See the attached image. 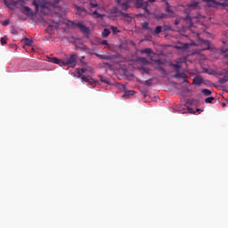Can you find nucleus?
<instances>
[{
	"mask_svg": "<svg viewBox=\"0 0 228 228\" xmlns=\"http://www.w3.org/2000/svg\"><path fill=\"white\" fill-rule=\"evenodd\" d=\"M110 29H111L113 35H117L118 33H120V30L117 27L110 26Z\"/></svg>",
	"mask_w": 228,
	"mask_h": 228,
	"instance_id": "nucleus-29",
	"label": "nucleus"
},
{
	"mask_svg": "<svg viewBox=\"0 0 228 228\" xmlns=\"http://www.w3.org/2000/svg\"><path fill=\"white\" fill-rule=\"evenodd\" d=\"M163 28L161 26H158L154 31H153V35H159V33H161Z\"/></svg>",
	"mask_w": 228,
	"mask_h": 228,
	"instance_id": "nucleus-28",
	"label": "nucleus"
},
{
	"mask_svg": "<svg viewBox=\"0 0 228 228\" xmlns=\"http://www.w3.org/2000/svg\"><path fill=\"white\" fill-rule=\"evenodd\" d=\"M214 99H215V97H213V96L206 98L205 99L206 104H211V102H213Z\"/></svg>",
	"mask_w": 228,
	"mask_h": 228,
	"instance_id": "nucleus-33",
	"label": "nucleus"
},
{
	"mask_svg": "<svg viewBox=\"0 0 228 228\" xmlns=\"http://www.w3.org/2000/svg\"><path fill=\"white\" fill-rule=\"evenodd\" d=\"M204 83V78L202 77H196L193 78V85L196 86H200Z\"/></svg>",
	"mask_w": 228,
	"mask_h": 228,
	"instance_id": "nucleus-16",
	"label": "nucleus"
},
{
	"mask_svg": "<svg viewBox=\"0 0 228 228\" xmlns=\"http://www.w3.org/2000/svg\"><path fill=\"white\" fill-rule=\"evenodd\" d=\"M121 20H125V22H131L133 20V17H131L130 13L123 12Z\"/></svg>",
	"mask_w": 228,
	"mask_h": 228,
	"instance_id": "nucleus-15",
	"label": "nucleus"
},
{
	"mask_svg": "<svg viewBox=\"0 0 228 228\" xmlns=\"http://www.w3.org/2000/svg\"><path fill=\"white\" fill-rule=\"evenodd\" d=\"M0 42H1L2 45H4L6 44V37H2L0 39Z\"/></svg>",
	"mask_w": 228,
	"mask_h": 228,
	"instance_id": "nucleus-38",
	"label": "nucleus"
},
{
	"mask_svg": "<svg viewBox=\"0 0 228 228\" xmlns=\"http://www.w3.org/2000/svg\"><path fill=\"white\" fill-rule=\"evenodd\" d=\"M6 6H8V8H10L11 10H14V8L19 4H24V0H10V1H4Z\"/></svg>",
	"mask_w": 228,
	"mask_h": 228,
	"instance_id": "nucleus-11",
	"label": "nucleus"
},
{
	"mask_svg": "<svg viewBox=\"0 0 228 228\" xmlns=\"http://www.w3.org/2000/svg\"><path fill=\"white\" fill-rule=\"evenodd\" d=\"M77 13L80 15V17H86L88 15V12H86L85 8L80 6H77Z\"/></svg>",
	"mask_w": 228,
	"mask_h": 228,
	"instance_id": "nucleus-14",
	"label": "nucleus"
},
{
	"mask_svg": "<svg viewBox=\"0 0 228 228\" xmlns=\"http://www.w3.org/2000/svg\"><path fill=\"white\" fill-rule=\"evenodd\" d=\"M80 62H81L83 67H85V65H86V62L83 61V60H80Z\"/></svg>",
	"mask_w": 228,
	"mask_h": 228,
	"instance_id": "nucleus-41",
	"label": "nucleus"
},
{
	"mask_svg": "<svg viewBox=\"0 0 228 228\" xmlns=\"http://www.w3.org/2000/svg\"><path fill=\"white\" fill-rule=\"evenodd\" d=\"M111 34V30L110 28H104L103 31L102 32V38H108L110 35Z\"/></svg>",
	"mask_w": 228,
	"mask_h": 228,
	"instance_id": "nucleus-19",
	"label": "nucleus"
},
{
	"mask_svg": "<svg viewBox=\"0 0 228 228\" xmlns=\"http://www.w3.org/2000/svg\"><path fill=\"white\" fill-rule=\"evenodd\" d=\"M142 28V29H149V22H143Z\"/></svg>",
	"mask_w": 228,
	"mask_h": 228,
	"instance_id": "nucleus-36",
	"label": "nucleus"
},
{
	"mask_svg": "<svg viewBox=\"0 0 228 228\" xmlns=\"http://www.w3.org/2000/svg\"><path fill=\"white\" fill-rule=\"evenodd\" d=\"M76 60H77V55L76 54H71L66 60H60L56 57L48 58L50 63H55L56 65H60V67H71L72 69L76 67Z\"/></svg>",
	"mask_w": 228,
	"mask_h": 228,
	"instance_id": "nucleus-3",
	"label": "nucleus"
},
{
	"mask_svg": "<svg viewBox=\"0 0 228 228\" xmlns=\"http://www.w3.org/2000/svg\"><path fill=\"white\" fill-rule=\"evenodd\" d=\"M100 58H102V55H101Z\"/></svg>",
	"mask_w": 228,
	"mask_h": 228,
	"instance_id": "nucleus-47",
	"label": "nucleus"
},
{
	"mask_svg": "<svg viewBox=\"0 0 228 228\" xmlns=\"http://www.w3.org/2000/svg\"><path fill=\"white\" fill-rule=\"evenodd\" d=\"M175 26L179 25V20H176L175 21Z\"/></svg>",
	"mask_w": 228,
	"mask_h": 228,
	"instance_id": "nucleus-43",
	"label": "nucleus"
},
{
	"mask_svg": "<svg viewBox=\"0 0 228 228\" xmlns=\"http://www.w3.org/2000/svg\"><path fill=\"white\" fill-rule=\"evenodd\" d=\"M123 14L124 12L120 11V9H118V7H112L110 10L109 17L110 19H122Z\"/></svg>",
	"mask_w": 228,
	"mask_h": 228,
	"instance_id": "nucleus-8",
	"label": "nucleus"
},
{
	"mask_svg": "<svg viewBox=\"0 0 228 228\" xmlns=\"http://www.w3.org/2000/svg\"><path fill=\"white\" fill-rule=\"evenodd\" d=\"M131 95H134V91H126L123 97H131Z\"/></svg>",
	"mask_w": 228,
	"mask_h": 228,
	"instance_id": "nucleus-30",
	"label": "nucleus"
},
{
	"mask_svg": "<svg viewBox=\"0 0 228 228\" xmlns=\"http://www.w3.org/2000/svg\"><path fill=\"white\" fill-rule=\"evenodd\" d=\"M33 4H34V6H36L37 12H44V10H45V8H48L49 2H47L45 0H34Z\"/></svg>",
	"mask_w": 228,
	"mask_h": 228,
	"instance_id": "nucleus-7",
	"label": "nucleus"
},
{
	"mask_svg": "<svg viewBox=\"0 0 228 228\" xmlns=\"http://www.w3.org/2000/svg\"><path fill=\"white\" fill-rule=\"evenodd\" d=\"M89 6H90V8H97L98 10H104V7L100 6L99 4H97L94 3V2H91L89 4Z\"/></svg>",
	"mask_w": 228,
	"mask_h": 228,
	"instance_id": "nucleus-23",
	"label": "nucleus"
},
{
	"mask_svg": "<svg viewBox=\"0 0 228 228\" xmlns=\"http://www.w3.org/2000/svg\"><path fill=\"white\" fill-rule=\"evenodd\" d=\"M188 104H190V102H187L185 103V105H184V108H187V109H183V110H184L183 111H182V110H180L179 112H180V113H186V111H187L188 113H195V111H193V109L190 108V107L188 106Z\"/></svg>",
	"mask_w": 228,
	"mask_h": 228,
	"instance_id": "nucleus-18",
	"label": "nucleus"
},
{
	"mask_svg": "<svg viewBox=\"0 0 228 228\" xmlns=\"http://www.w3.org/2000/svg\"><path fill=\"white\" fill-rule=\"evenodd\" d=\"M227 81H228V77L224 76V77L220 78L219 83L224 85V83H227Z\"/></svg>",
	"mask_w": 228,
	"mask_h": 228,
	"instance_id": "nucleus-35",
	"label": "nucleus"
},
{
	"mask_svg": "<svg viewBox=\"0 0 228 228\" xmlns=\"http://www.w3.org/2000/svg\"><path fill=\"white\" fill-rule=\"evenodd\" d=\"M184 91H185V92H190V89H188V87H185V88H184Z\"/></svg>",
	"mask_w": 228,
	"mask_h": 228,
	"instance_id": "nucleus-44",
	"label": "nucleus"
},
{
	"mask_svg": "<svg viewBox=\"0 0 228 228\" xmlns=\"http://www.w3.org/2000/svg\"><path fill=\"white\" fill-rule=\"evenodd\" d=\"M183 63H186V57H180L169 63L170 67H173L176 72L174 76L176 79H186L187 77L186 73L179 71L183 67Z\"/></svg>",
	"mask_w": 228,
	"mask_h": 228,
	"instance_id": "nucleus-4",
	"label": "nucleus"
},
{
	"mask_svg": "<svg viewBox=\"0 0 228 228\" xmlns=\"http://www.w3.org/2000/svg\"><path fill=\"white\" fill-rule=\"evenodd\" d=\"M69 28H77L80 29V31L88 38L90 36V28L86 27L85 23L83 21L74 22V21H69L68 22Z\"/></svg>",
	"mask_w": 228,
	"mask_h": 228,
	"instance_id": "nucleus-5",
	"label": "nucleus"
},
{
	"mask_svg": "<svg viewBox=\"0 0 228 228\" xmlns=\"http://www.w3.org/2000/svg\"><path fill=\"white\" fill-rule=\"evenodd\" d=\"M201 94H203V95H205L206 97H209V95H211V94H213V91H211L209 89H203V90H201Z\"/></svg>",
	"mask_w": 228,
	"mask_h": 228,
	"instance_id": "nucleus-26",
	"label": "nucleus"
},
{
	"mask_svg": "<svg viewBox=\"0 0 228 228\" xmlns=\"http://www.w3.org/2000/svg\"><path fill=\"white\" fill-rule=\"evenodd\" d=\"M200 110H199V109L197 110V111H200Z\"/></svg>",
	"mask_w": 228,
	"mask_h": 228,
	"instance_id": "nucleus-48",
	"label": "nucleus"
},
{
	"mask_svg": "<svg viewBox=\"0 0 228 228\" xmlns=\"http://www.w3.org/2000/svg\"><path fill=\"white\" fill-rule=\"evenodd\" d=\"M191 45H195V42H192L191 44H177L175 45V49H178V51H182L183 53H186L188 49H190Z\"/></svg>",
	"mask_w": 228,
	"mask_h": 228,
	"instance_id": "nucleus-9",
	"label": "nucleus"
},
{
	"mask_svg": "<svg viewBox=\"0 0 228 228\" xmlns=\"http://www.w3.org/2000/svg\"><path fill=\"white\" fill-rule=\"evenodd\" d=\"M86 72H88L89 74H94V68L92 67H86L82 69H77V74L78 77H81L82 83H89L92 86H96V85H99V81L94 79L91 76H85Z\"/></svg>",
	"mask_w": 228,
	"mask_h": 228,
	"instance_id": "nucleus-2",
	"label": "nucleus"
},
{
	"mask_svg": "<svg viewBox=\"0 0 228 228\" xmlns=\"http://www.w3.org/2000/svg\"><path fill=\"white\" fill-rule=\"evenodd\" d=\"M223 106H225V103H223Z\"/></svg>",
	"mask_w": 228,
	"mask_h": 228,
	"instance_id": "nucleus-46",
	"label": "nucleus"
},
{
	"mask_svg": "<svg viewBox=\"0 0 228 228\" xmlns=\"http://www.w3.org/2000/svg\"><path fill=\"white\" fill-rule=\"evenodd\" d=\"M152 81H153V78H150V79L144 81L143 85H145V86H152Z\"/></svg>",
	"mask_w": 228,
	"mask_h": 228,
	"instance_id": "nucleus-32",
	"label": "nucleus"
},
{
	"mask_svg": "<svg viewBox=\"0 0 228 228\" xmlns=\"http://www.w3.org/2000/svg\"><path fill=\"white\" fill-rule=\"evenodd\" d=\"M60 22H53L47 28V31H49V29H51V28H53L54 29H60Z\"/></svg>",
	"mask_w": 228,
	"mask_h": 228,
	"instance_id": "nucleus-20",
	"label": "nucleus"
},
{
	"mask_svg": "<svg viewBox=\"0 0 228 228\" xmlns=\"http://www.w3.org/2000/svg\"><path fill=\"white\" fill-rule=\"evenodd\" d=\"M134 4L137 8H144V10H147V6L149 5V4L147 2H143V0H136Z\"/></svg>",
	"mask_w": 228,
	"mask_h": 228,
	"instance_id": "nucleus-13",
	"label": "nucleus"
},
{
	"mask_svg": "<svg viewBox=\"0 0 228 228\" xmlns=\"http://www.w3.org/2000/svg\"><path fill=\"white\" fill-rule=\"evenodd\" d=\"M58 3H60V0H56L55 4H53V6H56L58 4Z\"/></svg>",
	"mask_w": 228,
	"mask_h": 228,
	"instance_id": "nucleus-42",
	"label": "nucleus"
},
{
	"mask_svg": "<svg viewBox=\"0 0 228 228\" xmlns=\"http://www.w3.org/2000/svg\"><path fill=\"white\" fill-rule=\"evenodd\" d=\"M33 44V41L31 39L26 38L25 39V45H31Z\"/></svg>",
	"mask_w": 228,
	"mask_h": 228,
	"instance_id": "nucleus-37",
	"label": "nucleus"
},
{
	"mask_svg": "<svg viewBox=\"0 0 228 228\" xmlns=\"http://www.w3.org/2000/svg\"><path fill=\"white\" fill-rule=\"evenodd\" d=\"M167 7H166V13L157 14L155 17L159 20V19H168V17H175V12L170 9V4L168 2H166Z\"/></svg>",
	"mask_w": 228,
	"mask_h": 228,
	"instance_id": "nucleus-6",
	"label": "nucleus"
},
{
	"mask_svg": "<svg viewBox=\"0 0 228 228\" xmlns=\"http://www.w3.org/2000/svg\"><path fill=\"white\" fill-rule=\"evenodd\" d=\"M21 12L27 15L28 17H29L30 15H33V12L31 11V8H29L28 6H23L21 8Z\"/></svg>",
	"mask_w": 228,
	"mask_h": 228,
	"instance_id": "nucleus-17",
	"label": "nucleus"
},
{
	"mask_svg": "<svg viewBox=\"0 0 228 228\" xmlns=\"http://www.w3.org/2000/svg\"><path fill=\"white\" fill-rule=\"evenodd\" d=\"M141 54H147L148 56L152 54V49L151 48H145L141 50Z\"/></svg>",
	"mask_w": 228,
	"mask_h": 228,
	"instance_id": "nucleus-22",
	"label": "nucleus"
},
{
	"mask_svg": "<svg viewBox=\"0 0 228 228\" xmlns=\"http://www.w3.org/2000/svg\"><path fill=\"white\" fill-rule=\"evenodd\" d=\"M156 63V70H159L162 76H167L168 73H167V69L163 68V62H161L159 60L155 61Z\"/></svg>",
	"mask_w": 228,
	"mask_h": 228,
	"instance_id": "nucleus-12",
	"label": "nucleus"
},
{
	"mask_svg": "<svg viewBox=\"0 0 228 228\" xmlns=\"http://www.w3.org/2000/svg\"><path fill=\"white\" fill-rule=\"evenodd\" d=\"M99 77H100L102 83H105V85H110V79H108L102 76H100Z\"/></svg>",
	"mask_w": 228,
	"mask_h": 228,
	"instance_id": "nucleus-31",
	"label": "nucleus"
},
{
	"mask_svg": "<svg viewBox=\"0 0 228 228\" xmlns=\"http://www.w3.org/2000/svg\"><path fill=\"white\" fill-rule=\"evenodd\" d=\"M8 24H10V20H5L3 21V26H8Z\"/></svg>",
	"mask_w": 228,
	"mask_h": 228,
	"instance_id": "nucleus-39",
	"label": "nucleus"
},
{
	"mask_svg": "<svg viewBox=\"0 0 228 228\" xmlns=\"http://www.w3.org/2000/svg\"><path fill=\"white\" fill-rule=\"evenodd\" d=\"M202 44H204L205 47L203 48V51H208L210 48L211 43H209V40H203Z\"/></svg>",
	"mask_w": 228,
	"mask_h": 228,
	"instance_id": "nucleus-21",
	"label": "nucleus"
},
{
	"mask_svg": "<svg viewBox=\"0 0 228 228\" xmlns=\"http://www.w3.org/2000/svg\"><path fill=\"white\" fill-rule=\"evenodd\" d=\"M150 3H156V0H149Z\"/></svg>",
	"mask_w": 228,
	"mask_h": 228,
	"instance_id": "nucleus-45",
	"label": "nucleus"
},
{
	"mask_svg": "<svg viewBox=\"0 0 228 228\" xmlns=\"http://www.w3.org/2000/svg\"><path fill=\"white\" fill-rule=\"evenodd\" d=\"M141 70L144 73V74H149L151 72V69L147 67H142Z\"/></svg>",
	"mask_w": 228,
	"mask_h": 228,
	"instance_id": "nucleus-34",
	"label": "nucleus"
},
{
	"mask_svg": "<svg viewBox=\"0 0 228 228\" xmlns=\"http://www.w3.org/2000/svg\"><path fill=\"white\" fill-rule=\"evenodd\" d=\"M92 15H93V17H95L96 19H103L104 18V14H101L97 11L93 12Z\"/></svg>",
	"mask_w": 228,
	"mask_h": 228,
	"instance_id": "nucleus-25",
	"label": "nucleus"
},
{
	"mask_svg": "<svg viewBox=\"0 0 228 228\" xmlns=\"http://www.w3.org/2000/svg\"><path fill=\"white\" fill-rule=\"evenodd\" d=\"M102 45H108V41L106 40L102 41Z\"/></svg>",
	"mask_w": 228,
	"mask_h": 228,
	"instance_id": "nucleus-40",
	"label": "nucleus"
},
{
	"mask_svg": "<svg viewBox=\"0 0 228 228\" xmlns=\"http://www.w3.org/2000/svg\"><path fill=\"white\" fill-rule=\"evenodd\" d=\"M117 3L120 5L121 10L126 12L129 9V4H131V3H134V0H117Z\"/></svg>",
	"mask_w": 228,
	"mask_h": 228,
	"instance_id": "nucleus-10",
	"label": "nucleus"
},
{
	"mask_svg": "<svg viewBox=\"0 0 228 228\" xmlns=\"http://www.w3.org/2000/svg\"><path fill=\"white\" fill-rule=\"evenodd\" d=\"M188 7L191 8V10H195L199 8V2H191V4H188Z\"/></svg>",
	"mask_w": 228,
	"mask_h": 228,
	"instance_id": "nucleus-24",
	"label": "nucleus"
},
{
	"mask_svg": "<svg viewBox=\"0 0 228 228\" xmlns=\"http://www.w3.org/2000/svg\"><path fill=\"white\" fill-rule=\"evenodd\" d=\"M211 20V18H206L200 14H199L196 17H191L190 14H188L185 18H183V22L185 23V26L190 29V31H192L196 35L199 36V32H197L195 29V22L197 24H200V26H204L205 28H208V21Z\"/></svg>",
	"mask_w": 228,
	"mask_h": 228,
	"instance_id": "nucleus-1",
	"label": "nucleus"
},
{
	"mask_svg": "<svg viewBox=\"0 0 228 228\" xmlns=\"http://www.w3.org/2000/svg\"><path fill=\"white\" fill-rule=\"evenodd\" d=\"M138 61L140 63H142V65H149V63H151L146 58H143V57L139 58Z\"/></svg>",
	"mask_w": 228,
	"mask_h": 228,
	"instance_id": "nucleus-27",
	"label": "nucleus"
}]
</instances>
